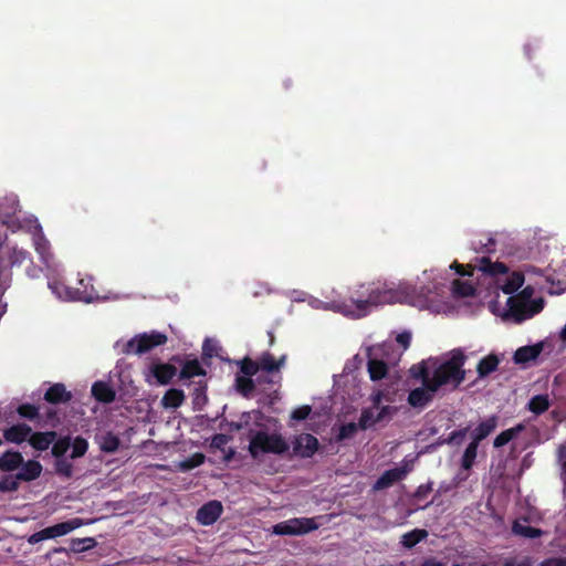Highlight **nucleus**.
<instances>
[{"label": "nucleus", "mask_w": 566, "mask_h": 566, "mask_svg": "<svg viewBox=\"0 0 566 566\" xmlns=\"http://www.w3.org/2000/svg\"><path fill=\"white\" fill-rule=\"evenodd\" d=\"M44 398L51 403L67 402L71 400L72 394L66 390L63 384H54L46 390Z\"/></svg>", "instance_id": "a211bd4d"}, {"label": "nucleus", "mask_w": 566, "mask_h": 566, "mask_svg": "<svg viewBox=\"0 0 566 566\" xmlns=\"http://www.w3.org/2000/svg\"><path fill=\"white\" fill-rule=\"evenodd\" d=\"M524 283V276L520 272H513L510 276L505 279L501 289L505 294L515 293Z\"/></svg>", "instance_id": "7c9ffc66"}, {"label": "nucleus", "mask_w": 566, "mask_h": 566, "mask_svg": "<svg viewBox=\"0 0 566 566\" xmlns=\"http://www.w3.org/2000/svg\"><path fill=\"white\" fill-rule=\"evenodd\" d=\"M90 522H84L82 518L75 517L66 522H62L59 524L53 525L54 535L55 538L60 536L67 535L69 533L73 532L74 530L88 524Z\"/></svg>", "instance_id": "c85d7f7f"}, {"label": "nucleus", "mask_w": 566, "mask_h": 566, "mask_svg": "<svg viewBox=\"0 0 566 566\" xmlns=\"http://www.w3.org/2000/svg\"><path fill=\"white\" fill-rule=\"evenodd\" d=\"M184 401H185L184 391L180 389L172 388V389H169L166 391V394L161 398L160 403L165 409H169V408L175 409V408L180 407L184 403Z\"/></svg>", "instance_id": "b1692460"}, {"label": "nucleus", "mask_w": 566, "mask_h": 566, "mask_svg": "<svg viewBox=\"0 0 566 566\" xmlns=\"http://www.w3.org/2000/svg\"><path fill=\"white\" fill-rule=\"evenodd\" d=\"M409 472L408 465L402 468H395L387 470L375 483V490H382L391 486L394 483L400 481Z\"/></svg>", "instance_id": "f8f14e48"}, {"label": "nucleus", "mask_w": 566, "mask_h": 566, "mask_svg": "<svg viewBox=\"0 0 566 566\" xmlns=\"http://www.w3.org/2000/svg\"><path fill=\"white\" fill-rule=\"evenodd\" d=\"M318 526L314 517H295L275 524L272 532L276 535H304Z\"/></svg>", "instance_id": "423d86ee"}, {"label": "nucleus", "mask_w": 566, "mask_h": 566, "mask_svg": "<svg viewBox=\"0 0 566 566\" xmlns=\"http://www.w3.org/2000/svg\"><path fill=\"white\" fill-rule=\"evenodd\" d=\"M318 448L317 439L310 433H302L293 441V452L302 458L312 457Z\"/></svg>", "instance_id": "9d476101"}, {"label": "nucleus", "mask_w": 566, "mask_h": 566, "mask_svg": "<svg viewBox=\"0 0 566 566\" xmlns=\"http://www.w3.org/2000/svg\"><path fill=\"white\" fill-rule=\"evenodd\" d=\"M205 462V455L202 453H195L189 459L181 461L178 467L182 471H188L201 465Z\"/></svg>", "instance_id": "79ce46f5"}, {"label": "nucleus", "mask_w": 566, "mask_h": 566, "mask_svg": "<svg viewBox=\"0 0 566 566\" xmlns=\"http://www.w3.org/2000/svg\"><path fill=\"white\" fill-rule=\"evenodd\" d=\"M210 345V340H206L205 344H203V352L207 353L208 355H211L209 352H208V346Z\"/></svg>", "instance_id": "69168bd1"}, {"label": "nucleus", "mask_w": 566, "mask_h": 566, "mask_svg": "<svg viewBox=\"0 0 566 566\" xmlns=\"http://www.w3.org/2000/svg\"><path fill=\"white\" fill-rule=\"evenodd\" d=\"M423 387L416 388L410 391L408 396V403L413 408L426 407L433 398L434 392L438 390H431L429 386V374L422 369Z\"/></svg>", "instance_id": "1a4fd4ad"}, {"label": "nucleus", "mask_w": 566, "mask_h": 566, "mask_svg": "<svg viewBox=\"0 0 566 566\" xmlns=\"http://www.w3.org/2000/svg\"><path fill=\"white\" fill-rule=\"evenodd\" d=\"M289 450L285 439L277 432L251 430L249 433V453L258 459L263 454H282Z\"/></svg>", "instance_id": "20e7f679"}, {"label": "nucleus", "mask_w": 566, "mask_h": 566, "mask_svg": "<svg viewBox=\"0 0 566 566\" xmlns=\"http://www.w3.org/2000/svg\"><path fill=\"white\" fill-rule=\"evenodd\" d=\"M543 350L542 344L520 347L513 356L514 363L518 365L535 360Z\"/></svg>", "instance_id": "4468645a"}, {"label": "nucleus", "mask_w": 566, "mask_h": 566, "mask_svg": "<svg viewBox=\"0 0 566 566\" xmlns=\"http://www.w3.org/2000/svg\"><path fill=\"white\" fill-rule=\"evenodd\" d=\"M55 471L63 478H71L73 475V464L66 458H59L55 460Z\"/></svg>", "instance_id": "a19ab883"}, {"label": "nucleus", "mask_w": 566, "mask_h": 566, "mask_svg": "<svg viewBox=\"0 0 566 566\" xmlns=\"http://www.w3.org/2000/svg\"><path fill=\"white\" fill-rule=\"evenodd\" d=\"M285 360V356H282L279 360H275L274 357L269 354L264 353L259 360V368L266 370V371H274L280 369Z\"/></svg>", "instance_id": "f704fd0d"}, {"label": "nucleus", "mask_w": 566, "mask_h": 566, "mask_svg": "<svg viewBox=\"0 0 566 566\" xmlns=\"http://www.w3.org/2000/svg\"><path fill=\"white\" fill-rule=\"evenodd\" d=\"M19 211V201L15 195L0 198V221L12 231L22 228L20 219L17 217Z\"/></svg>", "instance_id": "6e6552de"}, {"label": "nucleus", "mask_w": 566, "mask_h": 566, "mask_svg": "<svg viewBox=\"0 0 566 566\" xmlns=\"http://www.w3.org/2000/svg\"><path fill=\"white\" fill-rule=\"evenodd\" d=\"M450 269H455L457 273L460 275H467L468 273L464 271V266L458 263H453Z\"/></svg>", "instance_id": "e2e57ef3"}, {"label": "nucleus", "mask_w": 566, "mask_h": 566, "mask_svg": "<svg viewBox=\"0 0 566 566\" xmlns=\"http://www.w3.org/2000/svg\"><path fill=\"white\" fill-rule=\"evenodd\" d=\"M497 427V417L492 416L479 423V426L472 431L471 439L481 442L489 434H491Z\"/></svg>", "instance_id": "dca6fc26"}, {"label": "nucleus", "mask_w": 566, "mask_h": 566, "mask_svg": "<svg viewBox=\"0 0 566 566\" xmlns=\"http://www.w3.org/2000/svg\"><path fill=\"white\" fill-rule=\"evenodd\" d=\"M524 430V424L520 423L513 428L502 431L493 441L495 448H501L513 440L520 432Z\"/></svg>", "instance_id": "473e14b6"}, {"label": "nucleus", "mask_w": 566, "mask_h": 566, "mask_svg": "<svg viewBox=\"0 0 566 566\" xmlns=\"http://www.w3.org/2000/svg\"><path fill=\"white\" fill-rule=\"evenodd\" d=\"M32 430L27 424H15L4 430V438L12 443H21L29 440Z\"/></svg>", "instance_id": "f3484780"}, {"label": "nucleus", "mask_w": 566, "mask_h": 566, "mask_svg": "<svg viewBox=\"0 0 566 566\" xmlns=\"http://www.w3.org/2000/svg\"><path fill=\"white\" fill-rule=\"evenodd\" d=\"M541 566H566V557H554L544 560Z\"/></svg>", "instance_id": "4d7b16f0"}, {"label": "nucleus", "mask_w": 566, "mask_h": 566, "mask_svg": "<svg viewBox=\"0 0 566 566\" xmlns=\"http://www.w3.org/2000/svg\"><path fill=\"white\" fill-rule=\"evenodd\" d=\"M167 342V336L158 333V332H151V333H145L142 335H138L130 340H128L124 345L123 352L126 354H144L155 346L163 345Z\"/></svg>", "instance_id": "0eeeda50"}, {"label": "nucleus", "mask_w": 566, "mask_h": 566, "mask_svg": "<svg viewBox=\"0 0 566 566\" xmlns=\"http://www.w3.org/2000/svg\"><path fill=\"white\" fill-rule=\"evenodd\" d=\"M14 255H17L14 262H21L27 258V252L23 250H14Z\"/></svg>", "instance_id": "680f3d73"}, {"label": "nucleus", "mask_w": 566, "mask_h": 566, "mask_svg": "<svg viewBox=\"0 0 566 566\" xmlns=\"http://www.w3.org/2000/svg\"><path fill=\"white\" fill-rule=\"evenodd\" d=\"M367 355L369 358L367 369L370 379L374 381L384 379L388 374V365L385 361L377 359L374 356L371 348H368Z\"/></svg>", "instance_id": "ddd939ff"}, {"label": "nucleus", "mask_w": 566, "mask_h": 566, "mask_svg": "<svg viewBox=\"0 0 566 566\" xmlns=\"http://www.w3.org/2000/svg\"><path fill=\"white\" fill-rule=\"evenodd\" d=\"M478 447L479 442L471 440L469 446L465 448L461 459V467L464 470H470L473 467L478 454Z\"/></svg>", "instance_id": "72a5a7b5"}, {"label": "nucleus", "mask_w": 566, "mask_h": 566, "mask_svg": "<svg viewBox=\"0 0 566 566\" xmlns=\"http://www.w3.org/2000/svg\"><path fill=\"white\" fill-rule=\"evenodd\" d=\"M468 431L469 429L468 428H464V429H460V430H455L453 432L450 433L449 438L446 440V442L448 444H452V446H459L463 442V440L465 439L467 434H468Z\"/></svg>", "instance_id": "49530a36"}, {"label": "nucleus", "mask_w": 566, "mask_h": 566, "mask_svg": "<svg viewBox=\"0 0 566 566\" xmlns=\"http://www.w3.org/2000/svg\"><path fill=\"white\" fill-rule=\"evenodd\" d=\"M23 458L19 452L7 451L0 457V470L11 472L20 468Z\"/></svg>", "instance_id": "4be33fe9"}, {"label": "nucleus", "mask_w": 566, "mask_h": 566, "mask_svg": "<svg viewBox=\"0 0 566 566\" xmlns=\"http://www.w3.org/2000/svg\"><path fill=\"white\" fill-rule=\"evenodd\" d=\"M322 304H323V303H322L321 301L315 300V301L313 302V304H312V305H313L314 307H316V308H319Z\"/></svg>", "instance_id": "338daca9"}, {"label": "nucleus", "mask_w": 566, "mask_h": 566, "mask_svg": "<svg viewBox=\"0 0 566 566\" xmlns=\"http://www.w3.org/2000/svg\"><path fill=\"white\" fill-rule=\"evenodd\" d=\"M18 412L24 418L33 419L38 415V409L31 405H22L19 407Z\"/></svg>", "instance_id": "603ef678"}, {"label": "nucleus", "mask_w": 566, "mask_h": 566, "mask_svg": "<svg viewBox=\"0 0 566 566\" xmlns=\"http://www.w3.org/2000/svg\"><path fill=\"white\" fill-rule=\"evenodd\" d=\"M358 428H359V423L358 424L355 422L346 423L340 427L338 438L340 440L348 439L356 433Z\"/></svg>", "instance_id": "de8ad7c7"}, {"label": "nucleus", "mask_w": 566, "mask_h": 566, "mask_svg": "<svg viewBox=\"0 0 566 566\" xmlns=\"http://www.w3.org/2000/svg\"><path fill=\"white\" fill-rule=\"evenodd\" d=\"M452 293L459 297L470 296L474 293V286L469 280L458 279L452 283Z\"/></svg>", "instance_id": "e433bc0d"}, {"label": "nucleus", "mask_w": 566, "mask_h": 566, "mask_svg": "<svg viewBox=\"0 0 566 566\" xmlns=\"http://www.w3.org/2000/svg\"><path fill=\"white\" fill-rule=\"evenodd\" d=\"M71 447H72L71 458L76 459V458H81L85 454V452L87 451L88 444L85 439L76 438L73 441V443H71Z\"/></svg>", "instance_id": "c03bdc74"}, {"label": "nucleus", "mask_w": 566, "mask_h": 566, "mask_svg": "<svg viewBox=\"0 0 566 566\" xmlns=\"http://www.w3.org/2000/svg\"><path fill=\"white\" fill-rule=\"evenodd\" d=\"M20 479H17V475L13 476H6L0 480V491L2 492H9V491H15L19 486L18 481Z\"/></svg>", "instance_id": "09e8293b"}, {"label": "nucleus", "mask_w": 566, "mask_h": 566, "mask_svg": "<svg viewBox=\"0 0 566 566\" xmlns=\"http://www.w3.org/2000/svg\"><path fill=\"white\" fill-rule=\"evenodd\" d=\"M90 522H84L82 518L75 517L66 522H62L59 524L53 525L54 535L55 538L60 536L67 535L69 533L73 532L74 530L88 524Z\"/></svg>", "instance_id": "cd10ccee"}, {"label": "nucleus", "mask_w": 566, "mask_h": 566, "mask_svg": "<svg viewBox=\"0 0 566 566\" xmlns=\"http://www.w3.org/2000/svg\"><path fill=\"white\" fill-rule=\"evenodd\" d=\"M439 490H440V491H443V492H447V491H449V490H450V488H449V486H447V485H440V489H439Z\"/></svg>", "instance_id": "774afa93"}, {"label": "nucleus", "mask_w": 566, "mask_h": 566, "mask_svg": "<svg viewBox=\"0 0 566 566\" xmlns=\"http://www.w3.org/2000/svg\"><path fill=\"white\" fill-rule=\"evenodd\" d=\"M419 566H444L441 562L437 560L436 558H428Z\"/></svg>", "instance_id": "052dcab7"}, {"label": "nucleus", "mask_w": 566, "mask_h": 566, "mask_svg": "<svg viewBox=\"0 0 566 566\" xmlns=\"http://www.w3.org/2000/svg\"><path fill=\"white\" fill-rule=\"evenodd\" d=\"M43 539H52L55 538L53 526L45 527L41 530Z\"/></svg>", "instance_id": "13d9d810"}, {"label": "nucleus", "mask_w": 566, "mask_h": 566, "mask_svg": "<svg viewBox=\"0 0 566 566\" xmlns=\"http://www.w3.org/2000/svg\"><path fill=\"white\" fill-rule=\"evenodd\" d=\"M396 340L405 349H407L411 342V334L403 332L397 335Z\"/></svg>", "instance_id": "6e6d98bb"}, {"label": "nucleus", "mask_w": 566, "mask_h": 566, "mask_svg": "<svg viewBox=\"0 0 566 566\" xmlns=\"http://www.w3.org/2000/svg\"><path fill=\"white\" fill-rule=\"evenodd\" d=\"M476 268L486 274L496 276L500 274H506L507 268L505 264L500 262H492L490 259L483 256L479 260V263L476 264Z\"/></svg>", "instance_id": "5701e85b"}, {"label": "nucleus", "mask_w": 566, "mask_h": 566, "mask_svg": "<svg viewBox=\"0 0 566 566\" xmlns=\"http://www.w3.org/2000/svg\"><path fill=\"white\" fill-rule=\"evenodd\" d=\"M371 406L361 411L359 429L367 430L378 423L389 422L397 412V407L382 405V401L392 402L391 395L384 389H375L370 397Z\"/></svg>", "instance_id": "7ed1b4c3"}, {"label": "nucleus", "mask_w": 566, "mask_h": 566, "mask_svg": "<svg viewBox=\"0 0 566 566\" xmlns=\"http://www.w3.org/2000/svg\"><path fill=\"white\" fill-rule=\"evenodd\" d=\"M505 566H531L528 562H506Z\"/></svg>", "instance_id": "0e129e2a"}, {"label": "nucleus", "mask_w": 566, "mask_h": 566, "mask_svg": "<svg viewBox=\"0 0 566 566\" xmlns=\"http://www.w3.org/2000/svg\"><path fill=\"white\" fill-rule=\"evenodd\" d=\"M96 441L102 451L113 453L119 447V439L112 432H102L96 436Z\"/></svg>", "instance_id": "393cba45"}, {"label": "nucleus", "mask_w": 566, "mask_h": 566, "mask_svg": "<svg viewBox=\"0 0 566 566\" xmlns=\"http://www.w3.org/2000/svg\"><path fill=\"white\" fill-rule=\"evenodd\" d=\"M92 392L97 400L103 402H112L115 399V392L113 389L102 381L93 385Z\"/></svg>", "instance_id": "c756f323"}, {"label": "nucleus", "mask_w": 566, "mask_h": 566, "mask_svg": "<svg viewBox=\"0 0 566 566\" xmlns=\"http://www.w3.org/2000/svg\"><path fill=\"white\" fill-rule=\"evenodd\" d=\"M71 448V441L69 438H63L57 441L53 442L52 447V454L59 459V458H65V453Z\"/></svg>", "instance_id": "37998d69"}, {"label": "nucleus", "mask_w": 566, "mask_h": 566, "mask_svg": "<svg viewBox=\"0 0 566 566\" xmlns=\"http://www.w3.org/2000/svg\"><path fill=\"white\" fill-rule=\"evenodd\" d=\"M472 248L476 252L492 253L496 249V239L493 235H483L472 242Z\"/></svg>", "instance_id": "2f4dec72"}, {"label": "nucleus", "mask_w": 566, "mask_h": 566, "mask_svg": "<svg viewBox=\"0 0 566 566\" xmlns=\"http://www.w3.org/2000/svg\"><path fill=\"white\" fill-rule=\"evenodd\" d=\"M432 292L430 287H421L419 294L408 283H400L397 287L388 284H373L360 286L356 296L350 297V303L334 304L332 307L352 317H361L374 307L384 304L409 303L422 307Z\"/></svg>", "instance_id": "f257e3e1"}, {"label": "nucleus", "mask_w": 566, "mask_h": 566, "mask_svg": "<svg viewBox=\"0 0 566 566\" xmlns=\"http://www.w3.org/2000/svg\"><path fill=\"white\" fill-rule=\"evenodd\" d=\"M499 364L500 359L496 355L491 354L482 358L476 366V373L479 377L484 378L491 373L495 371Z\"/></svg>", "instance_id": "bb28decb"}, {"label": "nucleus", "mask_w": 566, "mask_h": 566, "mask_svg": "<svg viewBox=\"0 0 566 566\" xmlns=\"http://www.w3.org/2000/svg\"><path fill=\"white\" fill-rule=\"evenodd\" d=\"M34 245H35V250L41 255L42 260L45 263H49L50 253H49L48 241L44 238H42L41 235H38L34 238Z\"/></svg>", "instance_id": "a18cd8bd"}, {"label": "nucleus", "mask_w": 566, "mask_h": 566, "mask_svg": "<svg viewBox=\"0 0 566 566\" xmlns=\"http://www.w3.org/2000/svg\"><path fill=\"white\" fill-rule=\"evenodd\" d=\"M55 437V432L31 433L29 437V442L34 449L44 451L49 449V447L54 442Z\"/></svg>", "instance_id": "412c9836"}, {"label": "nucleus", "mask_w": 566, "mask_h": 566, "mask_svg": "<svg viewBox=\"0 0 566 566\" xmlns=\"http://www.w3.org/2000/svg\"><path fill=\"white\" fill-rule=\"evenodd\" d=\"M465 355L461 349L450 352L448 359L440 364L429 376V386L431 390H439L442 386L458 387L465 378L463 365Z\"/></svg>", "instance_id": "f03ea898"}, {"label": "nucleus", "mask_w": 566, "mask_h": 566, "mask_svg": "<svg viewBox=\"0 0 566 566\" xmlns=\"http://www.w3.org/2000/svg\"><path fill=\"white\" fill-rule=\"evenodd\" d=\"M19 469L20 470L17 473V479L27 482L38 479L42 473V465L35 460H29L27 462L22 461V464Z\"/></svg>", "instance_id": "2eb2a0df"}, {"label": "nucleus", "mask_w": 566, "mask_h": 566, "mask_svg": "<svg viewBox=\"0 0 566 566\" xmlns=\"http://www.w3.org/2000/svg\"><path fill=\"white\" fill-rule=\"evenodd\" d=\"M512 531L514 534L526 537V538H536L539 537L543 532L539 528L532 527L526 523L515 522L513 524Z\"/></svg>", "instance_id": "c9c22d12"}, {"label": "nucleus", "mask_w": 566, "mask_h": 566, "mask_svg": "<svg viewBox=\"0 0 566 566\" xmlns=\"http://www.w3.org/2000/svg\"><path fill=\"white\" fill-rule=\"evenodd\" d=\"M52 292L61 300L64 301H83V295L78 290H72L62 283H50L49 284Z\"/></svg>", "instance_id": "6ab92c4d"}, {"label": "nucleus", "mask_w": 566, "mask_h": 566, "mask_svg": "<svg viewBox=\"0 0 566 566\" xmlns=\"http://www.w3.org/2000/svg\"><path fill=\"white\" fill-rule=\"evenodd\" d=\"M427 537H428V532L426 530L415 528V530L401 535L400 544L405 548L410 549V548L415 547L421 541L426 539Z\"/></svg>", "instance_id": "a878e982"}, {"label": "nucleus", "mask_w": 566, "mask_h": 566, "mask_svg": "<svg viewBox=\"0 0 566 566\" xmlns=\"http://www.w3.org/2000/svg\"><path fill=\"white\" fill-rule=\"evenodd\" d=\"M96 546V541L93 537L74 538L71 542V549L76 553L85 552Z\"/></svg>", "instance_id": "ea45409f"}, {"label": "nucleus", "mask_w": 566, "mask_h": 566, "mask_svg": "<svg viewBox=\"0 0 566 566\" xmlns=\"http://www.w3.org/2000/svg\"><path fill=\"white\" fill-rule=\"evenodd\" d=\"M558 463L563 468L562 480L566 484V447L560 446L558 449Z\"/></svg>", "instance_id": "864d4df0"}, {"label": "nucleus", "mask_w": 566, "mask_h": 566, "mask_svg": "<svg viewBox=\"0 0 566 566\" xmlns=\"http://www.w3.org/2000/svg\"><path fill=\"white\" fill-rule=\"evenodd\" d=\"M229 442V437L227 434H216L211 440V447L221 449Z\"/></svg>", "instance_id": "5fc2aeb1"}, {"label": "nucleus", "mask_w": 566, "mask_h": 566, "mask_svg": "<svg viewBox=\"0 0 566 566\" xmlns=\"http://www.w3.org/2000/svg\"><path fill=\"white\" fill-rule=\"evenodd\" d=\"M312 409L310 406L307 405H304V406H301V407H297L296 409H294L291 413V418L293 420H304L306 419L310 413H311Z\"/></svg>", "instance_id": "8fccbe9b"}, {"label": "nucleus", "mask_w": 566, "mask_h": 566, "mask_svg": "<svg viewBox=\"0 0 566 566\" xmlns=\"http://www.w3.org/2000/svg\"><path fill=\"white\" fill-rule=\"evenodd\" d=\"M205 375V371L198 360L187 361L180 373L181 378H192L196 376Z\"/></svg>", "instance_id": "58836bf2"}, {"label": "nucleus", "mask_w": 566, "mask_h": 566, "mask_svg": "<svg viewBox=\"0 0 566 566\" xmlns=\"http://www.w3.org/2000/svg\"><path fill=\"white\" fill-rule=\"evenodd\" d=\"M223 506L219 501H210L197 512V521L205 526L212 525L222 514Z\"/></svg>", "instance_id": "9b49d317"}, {"label": "nucleus", "mask_w": 566, "mask_h": 566, "mask_svg": "<svg viewBox=\"0 0 566 566\" xmlns=\"http://www.w3.org/2000/svg\"><path fill=\"white\" fill-rule=\"evenodd\" d=\"M41 541H44L43 537H42V533L41 531L40 532H36L34 534H32L29 538H28V542L29 544H36Z\"/></svg>", "instance_id": "bf43d9fd"}, {"label": "nucleus", "mask_w": 566, "mask_h": 566, "mask_svg": "<svg viewBox=\"0 0 566 566\" xmlns=\"http://www.w3.org/2000/svg\"><path fill=\"white\" fill-rule=\"evenodd\" d=\"M259 363L256 361H253L249 358H245L242 363V371L243 374L248 375V376H253L258 373V370L260 369L259 368Z\"/></svg>", "instance_id": "3c124183"}, {"label": "nucleus", "mask_w": 566, "mask_h": 566, "mask_svg": "<svg viewBox=\"0 0 566 566\" xmlns=\"http://www.w3.org/2000/svg\"><path fill=\"white\" fill-rule=\"evenodd\" d=\"M533 294V289L527 286L518 295L509 296L506 300V306L501 315L513 316L516 321L530 318L543 310L544 301L538 298L533 302H528V298Z\"/></svg>", "instance_id": "39448f33"}, {"label": "nucleus", "mask_w": 566, "mask_h": 566, "mask_svg": "<svg viewBox=\"0 0 566 566\" xmlns=\"http://www.w3.org/2000/svg\"><path fill=\"white\" fill-rule=\"evenodd\" d=\"M150 370L160 385H167L176 375V367L170 364H156Z\"/></svg>", "instance_id": "aec40b11"}, {"label": "nucleus", "mask_w": 566, "mask_h": 566, "mask_svg": "<svg viewBox=\"0 0 566 566\" xmlns=\"http://www.w3.org/2000/svg\"><path fill=\"white\" fill-rule=\"evenodd\" d=\"M548 408L549 399L547 395H537L528 402V409L536 415L545 412Z\"/></svg>", "instance_id": "4c0bfd02"}]
</instances>
